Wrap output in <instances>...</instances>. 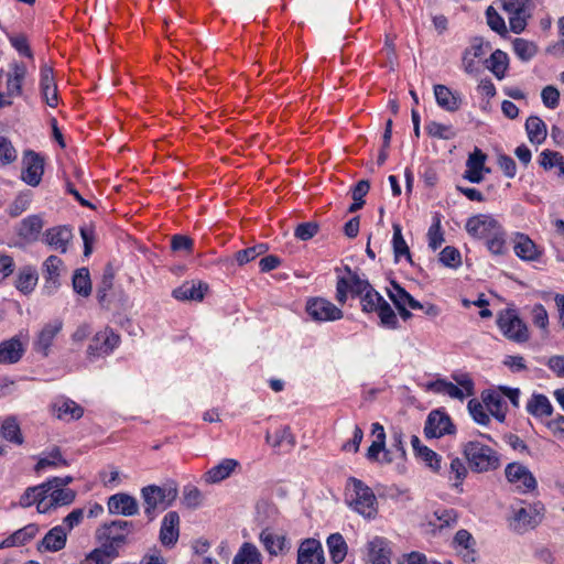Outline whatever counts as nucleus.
<instances>
[{
  "label": "nucleus",
  "instance_id": "f257e3e1",
  "mask_svg": "<svg viewBox=\"0 0 564 564\" xmlns=\"http://www.w3.org/2000/svg\"><path fill=\"white\" fill-rule=\"evenodd\" d=\"M178 496L177 486L174 482L163 486L149 485L141 489L144 513L152 521L156 511H164L173 505Z\"/></svg>",
  "mask_w": 564,
  "mask_h": 564
},
{
  "label": "nucleus",
  "instance_id": "f03ea898",
  "mask_svg": "<svg viewBox=\"0 0 564 564\" xmlns=\"http://www.w3.org/2000/svg\"><path fill=\"white\" fill-rule=\"evenodd\" d=\"M464 455L470 468L477 473L494 470L498 468L500 464L498 454L491 447L478 441L466 443L464 446Z\"/></svg>",
  "mask_w": 564,
  "mask_h": 564
},
{
  "label": "nucleus",
  "instance_id": "7ed1b4c3",
  "mask_svg": "<svg viewBox=\"0 0 564 564\" xmlns=\"http://www.w3.org/2000/svg\"><path fill=\"white\" fill-rule=\"evenodd\" d=\"M133 530L134 524L132 521L113 520L98 528L96 538L99 542L116 547V551L120 553V550L129 543L128 536Z\"/></svg>",
  "mask_w": 564,
  "mask_h": 564
},
{
  "label": "nucleus",
  "instance_id": "20e7f679",
  "mask_svg": "<svg viewBox=\"0 0 564 564\" xmlns=\"http://www.w3.org/2000/svg\"><path fill=\"white\" fill-rule=\"evenodd\" d=\"M352 495L350 507L366 519H373L378 513L377 498L370 487L357 478H350Z\"/></svg>",
  "mask_w": 564,
  "mask_h": 564
},
{
  "label": "nucleus",
  "instance_id": "39448f33",
  "mask_svg": "<svg viewBox=\"0 0 564 564\" xmlns=\"http://www.w3.org/2000/svg\"><path fill=\"white\" fill-rule=\"evenodd\" d=\"M345 271L348 276H340L336 284V300L340 304L346 303L348 292H350L352 296H358L362 295L371 288L367 280L360 279L349 267H345Z\"/></svg>",
  "mask_w": 564,
  "mask_h": 564
},
{
  "label": "nucleus",
  "instance_id": "423d86ee",
  "mask_svg": "<svg viewBox=\"0 0 564 564\" xmlns=\"http://www.w3.org/2000/svg\"><path fill=\"white\" fill-rule=\"evenodd\" d=\"M306 312L316 322H333L343 317V311L330 301L315 297L307 301Z\"/></svg>",
  "mask_w": 564,
  "mask_h": 564
},
{
  "label": "nucleus",
  "instance_id": "0eeeda50",
  "mask_svg": "<svg viewBox=\"0 0 564 564\" xmlns=\"http://www.w3.org/2000/svg\"><path fill=\"white\" fill-rule=\"evenodd\" d=\"M21 178L30 186H37L44 173V160L36 152L28 150L22 159Z\"/></svg>",
  "mask_w": 564,
  "mask_h": 564
},
{
  "label": "nucleus",
  "instance_id": "6e6552de",
  "mask_svg": "<svg viewBox=\"0 0 564 564\" xmlns=\"http://www.w3.org/2000/svg\"><path fill=\"white\" fill-rule=\"evenodd\" d=\"M503 335L513 341L524 343L529 338L527 325L513 313L507 312L498 318Z\"/></svg>",
  "mask_w": 564,
  "mask_h": 564
},
{
  "label": "nucleus",
  "instance_id": "1a4fd4ad",
  "mask_svg": "<svg viewBox=\"0 0 564 564\" xmlns=\"http://www.w3.org/2000/svg\"><path fill=\"white\" fill-rule=\"evenodd\" d=\"M454 424L449 415L440 410L432 411L426 419L424 434L427 438H438L445 434H452Z\"/></svg>",
  "mask_w": 564,
  "mask_h": 564
},
{
  "label": "nucleus",
  "instance_id": "9d476101",
  "mask_svg": "<svg viewBox=\"0 0 564 564\" xmlns=\"http://www.w3.org/2000/svg\"><path fill=\"white\" fill-rule=\"evenodd\" d=\"M120 337L110 328L98 332L91 339L87 348L89 357H99L108 355L118 346Z\"/></svg>",
  "mask_w": 564,
  "mask_h": 564
},
{
  "label": "nucleus",
  "instance_id": "9b49d317",
  "mask_svg": "<svg viewBox=\"0 0 564 564\" xmlns=\"http://www.w3.org/2000/svg\"><path fill=\"white\" fill-rule=\"evenodd\" d=\"M500 224L490 215L479 214L467 219V232L478 239H487L497 232Z\"/></svg>",
  "mask_w": 564,
  "mask_h": 564
},
{
  "label": "nucleus",
  "instance_id": "f8f14e48",
  "mask_svg": "<svg viewBox=\"0 0 564 564\" xmlns=\"http://www.w3.org/2000/svg\"><path fill=\"white\" fill-rule=\"evenodd\" d=\"M26 341L20 335H15L0 343V365L18 364L24 356Z\"/></svg>",
  "mask_w": 564,
  "mask_h": 564
},
{
  "label": "nucleus",
  "instance_id": "ddd939ff",
  "mask_svg": "<svg viewBox=\"0 0 564 564\" xmlns=\"http://www.w3.org/2000/svg\"><path fill=\"white\" fill-rule=\"evenodd\" d=\"M506 477L512 482L517 484L518 488L523 492L534 490L536 487V480L532 473L523 465L518 463H511L506 467Z\"/></svg>",
  "mask_w": 564,
  "mask_h": 564
},
{
  "label": "nucleus",
  "instance_id": "4468645a",
  "mask_svg": "<svg viewBox=\"0 0 564 564\" xmlns=\"http://www.w3.org/2000/svg\"><path fill=\"white\" fill-rule=\"evenodd\" d=\"M47 497L48 490L45 482H43L41 485L26 488V490L20 497L18 505L21 508H29L33 505H36V510L39 513H47Z\"/></svg>",
  "mask_w": 564,
  "mask_h": 564
},
{
  "label": "nucleus",
  "instance_id": "2eb2a0df",
  "mask_svg": "<svg viewBox=\"0 0 564 564\" xmlns=\"http://www.w3.org/2000/svg\"><path fill=\"white\" fill-rule=\"evenodd\" d=\"M108 510L111 514L132 517L139 513L137 499L128 494L119 492L109 497Z\"/></svg>",
  "mask_w": 564,
  "mask_h": 564
},
{
  "label": "nucleus",
  "instance_id": "dca6fc26",
  "mask_svg": "<svg viewBox=\"0 0 564 564\" xmlns=\"http://www.w3.org/2000/svg\"><path fill=\"white\" fill-rule=\"evenodd\" d=\"M53 415L65 422L79 420L84 415V409L74 400L61 397L52 404Z\"/></svg>",
  "mask_w": 564,
  "mask_h": 564
},
{
  "label": "nucleus",
  "instance_id": "f3484780",
  "mask_svg": "<svg viewBox=\"0 0 564 564\" xmlns=\"http://www.w3.org/2000/svg\"><path fill=\"white\" fill-rule=\"evenodd\" d=\"M296 564H325L321 542L315 539L304 540L297 551Z\"/></svg>",
  "mask_w": 564,
  "mask_h": 564
},
{
  "label": "nucleus",
  "instance_id": "a211bd4d",
  "mask_svg": "<svg viewBox=\"0 0 564 564\" xmlns=\"http://www.w3.org/2000/svg\"><path fill=\"white\" fill-rule=\"evenodd\" d=\"M62 328L63 322L59 319H55L44 325V327L37 334L36 339L34 340V350L40 352L43 357H47L54 338L62 330Z\"/></svg>",
  "mask_w": 564,
  "mask_h": 564
},
{
  "label": "nucleus",
  "instance_id": "6ab92c4d",
  "mask_svg": "<svg viewBox=\"0 0 564 564\" xmlns=\"http://www.w3.org/2000/svg\"><path fill=\"white\" fill-rule=\"evenodd\" d=\"M541 519L542 517L535 508H520L514 512L510 525L517 533H524L534 529L541 522Z\"/></svg>",
  "mask_w": 564,
  "mask_h": 564
},
{
  "label": "nucleus",
  "instance_id": "aec40b11",
  "mask_svg": "<svg viewBox=\"0 0 564 564\" xmlns=\"http://www.w3.org/2000/svg\"><path fill=\"white\" fill-rule=\"evenodd\" d=\"M486 54V47L481 37L470 40V45L465 48L462 57L463 68L467 74H475L479 70L477 59Z\"/></svg>",
  "mask_w": 564,
  "mask_h": 564
},
{
  "label": "nucleus",
  "instance_id": "412c9836",
  "mask_svg": "<svg viewBox=\"0 0 564 564\" xmlns=\"http://www.w3.org/2000/svg\"><path fill=\"white\" fill-rule=\"evenodd\" d=\"M180 536V516L176 511L167 512L160 530V541L164 546H174Z\"/></svg>",
  "mask_w": 564,
  "mask_h": 564
},
{
  "label": "nucleus",
  "instance_id": "4be33fe9",
  "mask_svg": "<svg viewBox=\"0 0 564 564\" xmlns=\"http://www.w3.org/2000/svg\"><path fill=\"white\" fill-rule=\"evenodd\" d=\"M513 250L521 260L529 262L539 260L542 254L534 241L520 232L516 235Z\"/></svg>",
  "mask_w": 564,
  "mask_h": 564
},
{
  "label": "nucleus",
  "instance_id": "5701e85b",
  "mask_svg": "<svg viewBox=\"0 0 564 564\" xmlns=\"http://www.w3.org/2000/svg\"><path fill=\"white\" fill-rule=\"evenodd\" d=\"M26 76V66L23 63H13L10 65V72L7 75V96L18 97L22 95V85Z\"/></svg>",
  "mask_w": 564,
  "mask_h": 564
},
{
  "label": "nucleus",
  "instance_id": "b1692460",
  "mask_svg": "<svg viewBox=\"0 0 564 564\" xmlns=\"http://www.w3.org/2000/svg\"><path fill=\"white\" fill-rule=\"evenodd\" d=\"M434 96L436 99L437 105L449 111L455 112L460 108L462 99L458 94L453 93L447 86L445 85H435L434 86Z\"/></svg>",
  "mask_w": 564,
  "mask_h": 564
},
{
  "label": "nucleus",
  "instance_id": "393cba45",
  "mask_svg": "<svg viewBox=\"0 0 564 564\" xmlns=\"http://www.w3.org/2000/svg\"><path fill=\"white\" fill-rule=\"evenodd\" d=\"M73 235L72 230L65 226L54 227L44 234V241L55 250L65 252L67 245L70 241Z\"/></svg>",
  "mask_w": 564,
  "mask_h": 564
},
{
  "label": "nucleus",
  "instance_id": "a878e982",
  "mask_svg": "<svg viewBox=\"0 0 564 564\" xmlns=\"http://www.w3.org/2000/svg\"><path fill=\"white\" fill-rule=\"evenodd\" d=\"M391 551L382 538H375L368 543V561L371 564H391Z\"/></svg>",
  "mask_w": 564,
  "mask_h": 564
},
{
  "label": "nucleus",
  "instance_id": "bb28decb",
  "mask_svg": "<svg viewBox=\"0 0 564 564\" xmlns=\"http://www.w3.org/2000/svg\"><path fill=\"white\" fill-rule=\"evenodd\" d=\"M67 531L62 525L52 528L41 541L39 549L44 547L46 551L57 552L64 549L67 539Z\"/></svg>",
  "mask_w": 564,
  "mask_h": 564
},
{
  "label": "nucleus",
  "instance_id": "cd10ccee",
  "mask_svg": "<svg viewBox=\"0 0 564 564\" xmlns=\"http://www.w3.org/2000/svg\"><path fill=\"white\" fill-rule=\"evenodd\" d=\"M238 465L239 463L236 459L225 458L205 474V481L207 484H217L228 478Z\"/></svg>",
  "mask_w": 564,
  "mask_h": 564
},
{
  "label": "nucleus",
  "instance_id": "c85d7f7f",
  "mask_svg": "<svg viewBox=\"0 0 564 564\" xmlns=\"http://www.w3.org/2000/svg\"><path fill=\"white\" fill-rule=\"evenodd\" d=\"M63 261L57 256H50L43 263V275L46 289H55L58 284Z\"/></svg>",
  "mask_w": 564,
  "mask_h": 564
},
{
  "label": "nucleus",
  "instance_id": "c756f323",
  "mask_svg": "<svg viewBox=\"0 0 564 564\" xmlns=\"http://www.w3.org/2000/svg\"><path fill=\"white\" fill-rule=\"evenodd\" d=\"M47 498L50 499H46V506L48 507L50 512L52 509H56L57 507L70 505L76 498V492L73 489L52 486Z\"/></svg>",
  "mask_w": 564,
  "mask_h": 564
},
{
  "label": "nucleus",
  "instance_id": "7c9ffc66",
  "mask_svg": "<svg viewBox=\"0 0 564 564\" xmlns=\"http://www.w3.org/2000/svg\"><path fill=\"white\" fill-rule=\"evenodd\" d=\"M206 290L207 285L200 282L198 284L186 282L173 291V296L181 301H202Z\"/></svg>",
  "mask_w": 564,
  "mask_h": 564
},
{
  "label": "nucleus",
  "instance_id": "2f4dec72",
  "mask_svg": "<svg viewBox=\"0 0 564 564\" xmlns=\"http://www.w3.org/2000/svg\"><path fill=\"white\" fill-rule=\"evenodd\" d=\"M260 541L271 555H278L283 552L286 546L285 536L283 534L274 533L270 529L262 530L260 533Z\"/></svg>",
  "mask_w": 564,
  "mask_h": 564
},
{
  "label": "nucleus",
  "instance_id": "473e14b6",
  "mask_svg": "<svg viewBox=\"0 0 564 564\" xmlns=\"http://www.w3.org/2000/svg\"><path fill=\"white\" fill-rule=\"evenodd\" d=\"M525 130L529 141L533 144H541L546 139V126L538 116H531L527 119Z\"/></svg>",
  "mask_w": 564,
  "mask_h": 564
},
{
  "label": "nucleus",
  "instance_id": "72a5a7b5",
  "mask_svg": "<svg viewBox=\"0 0 564 564\" xmlns=\"http://www.w3.org/2000/svg\"><path fill=\"white\" fill-rule=\"evenodd\" d=\"M44 224L40 216L32 215L24 218L19 227V236L28 240H36Z\"/></svg>",
  "mask_w": 564,
  "mask_h": 564
},
{
  "label": "nucleus",
  "instance_id": "f704fd0d",
  "mask_svg": "<svg viewBox=\"0 0 564 564\" xmlns=\"http://www.w3.org/2000/svg\"><path fill=\"white\" fill-rule=\"evenodd\" d=\"M232 564H262V555L256 545L245 542L235 555Z\"/></svg>",
  "mask_w": 564,
  "mask_h": 564
},
{
  "label": "nucleus",
  "instance_id": "c9c22d12",
  "mask_svg": "<svg viewBox=\"0 0 564 564\" xmlns=\"http://www.w3.org/2000/svg\"><path fill=\"white\" fill-rule=\"evenodd\" d=\"M99 543L100 546L93 550L86 560L95 564H111L119 556V552L111 545H107L104 542Z\"/></svg>",
  "mask_w": 564,
  "mask_h": 564
},
{
  "label": "nucleus",
  "instance_id": "e433bc0d",
  "mask_svg": "<svg viewBox=\"0 0 564 564\" xmlns=\"http://www.w3.org/2000/svg\"><path fill=\"white\" fill-rule=\"evenodd\" d=\"M487 68L498 78L502 79L508 68V56L501 50H496L486 59Z\"/></svg>",
  "mask_w": 564,
  "mask_h": 564
},
{
  "label": "nucleus",
  "instance_id": "4c0bfd02",
  "mask_svg": "<svg viewBox=\"0 0 564 564\" xmlns=\"http://www.w3.org/2000/svg\"><path fill=\"white\" fill-rule=\"evenodd\" d=\"M330 558L334 564L341 563L347 555V544L339 533L330 534L327 539Z\"/></svg>",
  "mask_w": 564,
  "mask_h": 564
},
{
  "label": "nucleus",
  "instance_id": "58836bf2",
  "mask_svg": "<svg viewBox=\"0 0 564 564\" xmlns=\"http://www.w3.org/2000/svg\"><path fill=\"white\" fill-rule=\"evenodd\" d=\"M527 411L534 416H547L552 414L553 408L544 394H533L527 403Z\"/></svg>",
  "mask_w": 564,
  "mask_h": 564
},
{
  "label": "nucleus",
  "instance_id": "ea45409f",
  "mask_svg": "<svg viewBox=\"0 0 564 564\" xmlns=\"http://www.w3.org/2000/svg\"><path fill=\"white\" fill-rule=\"evenodd\" d=\"M39 532L36 524H28L22 529L15 531L3 541L6 546L23 545L32 540Z\"/></svg>",
  "mask_w": 564,
  "mask_h": 564
},
{
  "label": "nucleus",
  "instance_id": "a19ab883",
  "mask_svg": "<svg viewBox=\"0 0 564 564\" xmlns=\"http://www.w3.org/2000/svg\"><path fill=\"white\" fill-rule=\"evenodd\" d=\"M0 434L3 438L17 445H21L23 443V436L15 417L10 416L3 421Z\"/></svg>",
  "mask_w": 564,
  "mask_h": 564
},
{
  "label": "nucleus",
  "instance_id": "79ce46f5",
  "mask_svg": "<svg viewBox=\"0 0 564 564\" xmlns=\"http://www.w3.org/2000/svg\"><path fill=\"white\" fill-rule=\"evenodd\" d=\"M74 291L83 296H88L91 292V282L89 271L86 268H80L75 271L73 276Z\"/></svg>",
  "mask_w": 564,
  "mask_h": 564
},
{
  "label": "nucleus",
  "instance_id": "37998d69",
  "mask_svg": "<svg viewBox=\"0 0 564 564\" xmlns=\"http://www.w3.org/2000/svg\"><path fill=\"white\" fill-rule=\"evenodd\" d=\"M37 282L36 270L30 267L24 268L18 275L17 288L23 293H30Z\"/></svg>",
  "mask_w": 564,
  "mask_h": 564
},
{
  "label": "nucleus",
  "instance_id": "c03bdc74",
  "mask_svg": "<svg viewBox=\"0 0 564 564\" xmlns=\"http://www.w3.org/2000/svg\"><path fill=\"white\" fill-rule=\"evenodd\" d=\"M265 441L273 447L281 446L286 443L290 446L295 445V437L289 426H283L276 430L273 434L267 433Z\"/></svg>",
  "mask_w": 564,
  "mask_h": 564
},
{
  "label": "nucleus",
  "instance_id": "a18cd8bd",
  "mask_svg": "<svg viewBox=\"0 0 564 564\" xmlns=\"http://www.w3.org/2000/svg\"><path fill=\"white\" fill-rule=\"evenodd\" d=\"M429 247L432 250L438 249L444 242V232L442 230L441 217L440 215H435L433 217V223L427 231Z\"/></svg>",
  "mask_w": 564,
  "mask_h": 564
},
{
  "label": "nucleus",
  "instance_id": "49530a36",
  "mask_svg": "<svg viewBox=\"0 0 564 564\" xmlns=\"http://www.w3.org/2000/svg\"><path fill=\"white\" fill-rule=\"evenodd\" d=\"M513 51L521 61L528 62L536 54L538 48L533 42L518 37L513 41Z\"/></svg>",
  "mask_w": 564,
  "mask_h": 564
},
{
  "label": "nucleus",
  "instance_id": "de8ad7c7",
  "mask_svg": "<svg viewBox=\"0 0 564 564\" xmlns=\"http://www.w3.org/2000/svg\"><path fill=\"white\" fill-rule=\"evenodd\" d=\"M425 129L430 137L436 139L449 140L456 135L451 124H443L436 121L429 122Z\"/></svg>",
  "mask_w": 564,
  "mask_h": 564
},
{
  "label": "nucleus",
  "instance_id": "09e8293b",
  "mask_svg": "<svg viewBox=\"0 0 564 564\" xmlns=\"http://www.w3.org/2000/svg\"><path fill=\"white\" fill-rule=\"evenodd\" d=\"M375 312L378 313L382 326L392 329L398 327V317L392 307L390 306V304L386 300H383L380 303L378 310H376Z\"/></svg>",
  "mask_w": 564,
  "mask_h": 564
},
{
  "label": "nucleus",
  "instance_id": "8fccbe9b",
  "mask_svg": "<svg viewBox=\"0 0 564 564\" xmlns=\"http://www.w3.org/2000/svg\"><path fill=\"white\" fill-rule=\"evenodd\" d=\"M268 249L269 248L265 243H259L257 246L238 251L236 253V260L240 265H242L254 260L259 256L264 254Z\"/></svg>",
  "mask_w": 564,
  "mask_h": 564
},
{
  "label": "nucleus",
  "instance_id": "3c124183",
  "mask_svg": "<svg viewBox=\"0 0 564 564\" xmlns=\"http://www.w3.org/2000/svg\"><path fill=\"white\" fill-rule=\"evenodd\" d=\"M360 302L362 311L366 313H371L378 310L380 303L384 300L380 293H378L372 286L367 290L362 295H360Z\"/></svg>",
  "mask_w": 564,
  "mask_h": 564
},
{
  "label": "nucleus",
  "instance_id": "603ef678",
  "mask_svg": "<svg viewBox=\"0 0 564 564\" xmlns=\"http://www.w3.org/2000/svg\"><path fill=\"white\" fill-rule=\"evenodd\" d=\"M482 401L486 408L490 411L492 415H495L500 421H503L505 414L501 413L502 408V399L496 392H488L482 394Z\"/></svg>",
  "mask_w": 564,
  "mask_h": 564
},
{
  "label": "nucleus",
  "instance_id": "864d4df0",
  "mask_svg": "<svg viewBox=\"0 0 564 564\" xmlns=\"http://www.w3.org/2000/svg\"><path fill=\"white\" fill-rule=\"evenodd\" d=\"M486 241L487 248L492 254L499 256L506 252L505 231L501 226L498 228L497 232H494Z\"/></svg>",
  "mask_w": 564,
  "mask_h": 564
},
{
  "label": "nucleus",
  "instance_id": "5fc2aeb1",
  "mask_svg": "<svg viewBox=\"0 0 564 564\" xmlns=\"http://www.w3.org/2000/svg\"><path fill=\"white\" fill-rule=\"evenodd\" d=\"M393 251L394 256L398 259L401 256H406L408 260L411 261L410 249L402 236L401 227L399 225H393Z\"/></svg>",
  "mask_w": 564,
  "mask_h": 564
},
{
  "label": "nucleus",
  "instance_id": "6e6d98bb",
  "mask_svg": "<svg viewBox=\"0 0 564 564\" xmlns=\"http://www.w3.org/2000/svg\"><path fill=\"white\" fill-rule=\"evenodd\" d=\"M17 160V151L12 145L11 141L0 135V166L11 164Z\"/></svg>",
  "mask_w": 564,
  "mask_h": 564
},
{
  "label": "nucleus",
  "instance_id": "4d7b16f0",
  "mask_svg": "<svg viewBox=\"0 0 564 564\" xmlns=\"http://www.w3.org/2000/svg\"><path fill=\"white\" fill-rule=\"evenodd\" d=\"M487 23L489 28L500 35L507 34V26L505 20L498 14L494 7H488L486 10Z\"/></svg>",
  "mask_w": 564,
  "mask_h": 564
},
{
  "label": "nucleus",
  "instance_id": "13d9d810",
  "mask_svg": "<svg viewBox=\"0 0 564 564\" xmlns=\"http://www.w3.org/2000/svg\"><path fill=\"white\" fill-rule=\"evenodd\" d=\"M440 261L449 268H457L462 263L460 252L455 248L447 246L440 253Z\"/></svg>",
  "mask_w": 564,
  "mask_h": 564
},
{
  "label": "nucleus",
  "instance_id": "bf43d9fd",
  "mask_svg": "<svg viewBox=\"0 0 564 564\" xmlns=\"http://www.w3.org/2000/svg\"><path fill=\"white\" fill-rule=\"evenodd\" d=\"M66 466L67 462L62 457L61 451L58 448H54L47 456L40 458L37 462L35 469L41 470L47 466Z\"/></svg>",
  "mask_w": 564,
  "mask_h": 564
},
{
  "label": "nucleus",
  "instance_id": "052dcab7",
  "mask_svg": "<svg viewBox=\"0 0 564 564\" xmlns=\"http://www.w3.org/2000/svg\"><path fill=\"white\" fill-rule=\"evenodd\" d=\"M319 226L315 221L300 224L294 231V236L302 240L307 241L318 232Z\"/></svg>",
  "mask_w": 564,
  "mask_h": 564
},
{
  "label": "nucleus",
  "instance_id": "680f3d73",
  "mask_svg": "<svg viewBox=\"0 0 564 564\" xmlns=\"http://www.w3.org/2000/svg\"><path fill=\"white\" fill-rule=\"evenodd\" d=\"M392 290L388 291L390 300L393 302L395 307L406 306L411 294H409L397 282H392Z\"/></svg>",
  "mask_w": 564,
  "mask_h": 564
},
{
  "label": "nucleus",
  "instance_id": "e2e57ef3",
  "mask_svg": "<svg viewBox=\"0 0 564 564\" xmlns=\"http://www.w3.org/2000/svg\"><path fill=\"white\" fill-rule=\"evenodd\" d=\"M203 500L202 492L196 487H186L183 492V505L186 508L195 509L200 506Z\"/></svg>",
  "mask_w": 564,
  "mask_h": 564
},
{
  "label": "nucleus",
  "instance_id": "0e129e2a",
  "mask_svg": "<svg viewBox=\"0 0 564 564\" xmlns=\"http://www.w3.org/2000/svg\"><path fill=\"white\" fill-rule=\"evenodd\" d=\"M449 474L454 475L455 482L453 486L458 488L467 475V468L462 459L453 458L449 465Z\"/></svg>",
  "mask_w": 564,
  "mask_h": 564
},
{
  "label": "nucleus",
  "instance_id": "69168bd1",
  "mask_svg": "<svg viewBox=\"0 0 564 564\" xmlns=\"http://www.w3.org/2000/svg\"><path fill=\"white\" fill-rule=\"evenodd\" d=\"M454 547L458 550L469 549L476 546V541L473 535L465 529L458 530L453 540Z\"/></svg>",
  "mask_w": 564,
  "mask_h": 564
},
{
  "label": "nucleus",
  "instance_id": "338daca9",
  "mask_svg": "<svg viewBox=\"0 0 564 564\" xmlns=\"http://www.w3.org/2000/svg\"><path fill=\"white\" fill-rule=\"evenodd\" d=\"M541 98L545 107L554 109L560 102V91L552 85L545 86L541 91Z\"/></svg>",
  "mask_w": 564,
  "mask_h": 564
},
{
  "label": "nucleus",
  "instance_id": "774afa93",
  "mask_svg": "<svg viewBox=\"0 0 564 564\" xmlns=\"http://www.w3.org/2000/svg\"><path fill=\"white\" fill-rule=\"evenodd\" d=\"M468 410L474 417V420L482 425H486L489 423V416L485 411L484 405L478 402L477 400L473 399L468 402Z\"/></svg>",
  "mask_w": 564,
  "mask_h": 564
}]
</instances>
